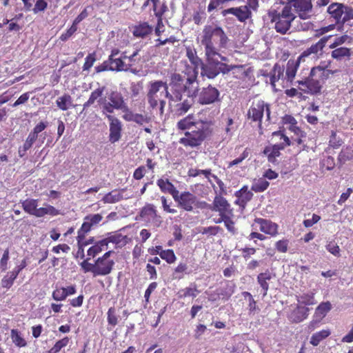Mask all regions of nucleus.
Segmentation results:
<instances>
[{
	"instance_id": "obj_1",
	"label": "nucleus",
	"mask_w": 353,
	"mask_h": 353,
	"mask_svg": "<svg viewBox=\"0 0 353 353\" xmlns=\"http://www.w3.org/2000/svg\"><path fill=\"white\" fill-rule=\"evenodd\" d=\"M211 121L198 120L194 125V129H190V131H185V137L181 138L179 143L185 146H190L191 148L200 146L211 135Z\"/></svg>"
},
{
	"instance_id": "obj_2",
	"label": "nucleus",
	"mask_w": 353,
	"mask_h": 353,
	"mask_svg": "<svg viewBox=\"0 0 353 353\" xmlns=\"http://www.w3.org/2000/svg\"><path fill=\"white\" fill-rule=\"evenodd\" d=\"M215 37L219 38L220 48L226 46L228 38L222 28L215 24L205 26L201 37V43L205 46V52L210 54L217 51L214 46Z\"/></svg>"
},
{
	"instance_id": "obj_3",
	"label": "nucleus",
	"mask_w": 353,
	"mask_h": 353,
	"mask_svg": "<svg viewBox=\"0 0 353 353\" xmlns=\"http://www.w3.org/2000/svg\"><path fill=\"white\" fill-rule=\"evenodd\" d=\"M169 85L172 92H187L189 98H196L198 81L196 76L186 77L179 73H172L170 76Z\"/></svg>"
},
{
	"instance_id": "obj_4",
	"label": "nucleus",
	"mask_w": 353,
	"mask_h": 353,
	"mask_svg": "<svg viewBox=\"0 0 353 353\" xmlns=\"http://www.w3.org/2000/svg\"><path fill=\"white\" fill-rule=\"evenodd\" d=\"M297 83L299 85L304 87H300L299 89L301 90L305 93L312 95L320 94L323 84V82H321V81L317 77L316 74L312 75V70L307 77L303 80L298 81Z\"/></svg>"
},
{
	"instance_id": "obj_5",
	"label": "nucleus",
	"mask_w": 353,
	"mask_h": 353,
	"mask_svg": "<svg viewBox=\"0 0 353 353\" xmlns=\"http://www.w3.org/2000/svg\"><path fill=\"white\" fill-rule=\"evenodd\" d=\"M206 56V63H203L201 68V74L205 76L208 79H214L219 75L218 64L219 61L214 58L217 51L212 52V53L205 52Z\"/></svg>"
},
{
	"instance_id": "obj_6",
	"label": "nucleus",
	"mask_w": 353,
	"mask_h": 353,
	"mask_svg": "<svg viewBox=\"0 0 353 353\" xmlns=\"http://www.w3.org/2000/svg\"><path fill=\"white\" fill-rule=\"evenodd\" d=\"M199 86L197 87V102L201 105H208L219 101V91L214 87L209 85L206 88H203L201 92Z\"/></svg>"
},
{
	"instance_id": "obj_7",
	"label": "nucleus",
	"mask_w": 353,
	"mask_h": 353,
	"mask_svg": "<svg viewBox=\"0 0 353 353\" xmlns=\"http://www.w3.org/2000/svg\"><path fill=\"white\" fill-rule=\"evenodd\" d=\"M272 23H275L274 28L276 31L281 34H285L290 30L292 23L294 20L290 19H283L279 15L276 10H270L268 13Z\"/></svg>"
},
{
	"instance_id": "obj_8",
	"label": "nucleus",
	"mask_w": 353,
	"mask_h": 353,
	"mask_svg": "<svg viewBox=\"0 0 353 353\" xmlns=\"http://www.w3.org/2000/svg\"><path fill=\"white\" fill-rule=\"evenodd\" d=\"M174 200L178 203V206L185 211H192L193 205L196 203V196L190 192H179L174 196Z\"/></svg>"
},
{
	"instance_id": "obj_9",
	"label": "nucleus",
	"mask_w": 353,
	"mask_h": 353,
	"mask_svg": "<svg viewBox=\"0 0 353 353\" xmlns=\"http://www.w3.org/2000/svg\"><path fill=\"white\" fill-rule=\"evenodd\" d=\"M106 117L110 121L109 141L114 143L119 141L121 137L122 123L118 118L110 114H106Z\"/></svg>"
},
{
	"instance_id": "obj_10",
	"label": "nucleus",
	"mask_w": 353,
	"mask_h": 353,
	"mask_svg": "<svg viewBox=\"0 0 353 353\" xmlns=\"http://www.w3.org/2000/svg\"><path fill=\"white\" fill-rule=\"evenodd\" d=\"M228 14L234 15L241 22H245L252 17V12L247 6H243L238 8H230L225 9L221 12V14L223 17L227 16Z\"/></svg>"
},
{
	"instance_id": "obj_11",
	"label": "nucleus",
	"mask_w": 353,
	"mask_h": 353,
	"mask_svg": "<svg viewBox=\"0 0 353 353\" xmlns=\"http://www.w3.org/2000/svg\"><path fill=\"white\" fill-rule=\"evenodd\" d=\"M309 312V307L297 305L296 307L288 314V318L292 323H299L307 318Z\"/></svg>"
},
{
	"instance_id": "obj_12",
	"label": "nucleus",
	"mask_w": 353,
	"mask_h": 353,
	"mask_svg": "<svg viewBox=\"0 0 353 353\" xmlns=\"http://www.w3.org/2000/svg\"><path fill=\"white\" fill-rule=\"evenodd\" d=\"M347 6L341 3H331L327 10V12L330 16L336 21V24H341L342 16L344 14V10L346 9Z\"/></svg>"
},
{
	"instance_id": "obj_13",
	"label": "nucleus",
	"mask_w": 353,
	"mask_h": 353,
	"mask_svg": "<svg viewBox=\"0 0 353 353\" xmlns=\"http://www.w3.org/2000/svg\"><path fill=\"white\" fill-rule=\"evenodd\" d=\"M236 284L232 281H225L224 285L216 290L215 293L223 300H228L234 294Z\"/></svg>"
},
{
	"instance_id": "obj_14",
	"label": "nucleus",
	"mask_w": 353,
	"mask_h": 353,
	"mask_svg": "<svg viewBox=\"0 0 353 353\" xmlns=\"http://www.w3.org/2000/svg\"><path fill=\"white\" fill-rule=\"evenodd\" d=\"M332 37V35L323 37L316 43L312 45L310 48L303 51L299 57V60L303 59L305 57H308L311 54H317L320 50H322L325 47L326 43Z\"/></svg>"
},
{
	"instance_id": "obj_15",
	"label": "nucleus",
	"mask_w": 353,
	"mask_h": 353,
	"mask_svg": "<svg viewBox=\"0 0 353 353\" xmlns=\"http://www.w3.org/2000/svg\"><path fill=\"white\" fill-rule=\"evenodd\" d=\"M265 103L263 101H259L254 106H252L248 111V117L254 121H259V127L261 125V120L263 116Z\"/></svg>"
},
{
	"instance_id": "obj_16",
	"label": "nucleus",
	"mask_w": 353,
	"mask_h": 353,
	"mask_svg": "<svg viewBox=\"0 0 353 353\" xmlns=\"http://www.w3.org/2000/svg\"><path fill=\"white\" fill-rule=\"evenodd\" d=\"M114 265L113 260H103V259L98 258L96 260L97 275L105 276L109 274Z\"/></svg>"
},
{
	"instance_id": "obj_17",
	"label": "nucleus",
	"mask_w": 353,
	"mask_h": 353,
	"mask_svg": "<svg viewBox=\"0 0 353 353\" xmlns=\"http://www.w3.org/2000/svg\"><path fill=\"white\" fill-rule=\"evenodd\" d=\"M109 102L116 110H127V104L122 94L118 91H111L108 95Z\"/></svg>"
},
{
	"instance_id": "obj_18",
	"label": "nucleus",
	"mask_w": 353,
	"mask_h": 353,
	"mask_svg": "<svg viewBox=\"0 0 353 353\" xmlns=\"http://www.w3.org/2000/svg\"><path fill=\"white\" fill-rule=\"evenodd\" d=\"M212 211L219 212V213H222V211H230V214H232L230 203L221 195H216L214 197L212 205Z\"/></svg>"
},
{
	"instance_id": "obj_19",
	"label": "nucleus",
	"mask_w": 353,
	"mask_h": 353,
	"mask_svg": "<svg viewBox=\"0 0 353 353\" xmlns=\"http://www.w3.org/2000/svg\"><path fill=\"white\" fill-rule=\"evenodd\" d=\"M153 27L150 26L148 22H140L138 25L134 26L133 28V35L135 37L145 38L152 34Z\"/></svg>"
},
{
	"instance_id": "obj_20",
	"label": "nucleus",
	"mask_w": 353,
	"mask_h": 353,
	"mask_svg": "<svg viewBox=\"0 0 353 353\" xmlns=\"http://www.w3.org/2000/svg\"><path fill=\"white\" fill-rule=\"evenodd\" d=\"M256 222L260 225V230L262 232L272 236H274L277 234L278 225L271 221L263 219H256Z\"/></svg>"
},
{
	"instance_id": "obj_21",
	"label": "nucleus",
	"mask_w": 353,
	"mask_h": 353,
	"mask_svg": "<svg viewBox=\"0 0 353 353\" xmlns=\"http://www.w3.org/2000/svg\"><path fill=\"white\" fill-rule=\"evenodd\" d=\"M157 183L161 192L170 194L173 199L179 193L174 185L168 179H159Z\"/></svg>"
},
{
	"instance_id": "obj_22",
	"label": "nucleus",
	"mask_w": 353,
	"mask_h": 353,
	"mask_svg": "<svg viewBox=\"0 0 353 353\" xmlns=\"http://www.w3.org/2000/svg\"><path fill=\"white\" fill-rule=\"evenodd\" d=\"M273 276H274L275 275L272 274L269 270H266L265 272H261L257 276V281L263 290V296H266L269 289L268 281L271 280Z\"/></svg>"
},
{
	"instance_id": "obj_23",
	"label": "nucleus",
	"mask_w": 353,
	"mask_h": 353,
	"mask_svg": "<svg viewBox=\"0 0 353 353\" xmlns=\"http://www.w3.org/2000/svg\"><path fill=\"white\" fill-rule=\"evenodd\" d=\"M23 210L34 216L37 214L38 209V200L34 199H28L25 201H20Z\"/></svg>"
},
{
	"instance_id": "obj_24",
	"label": "nucleus",
	"mask_w": 353,
	"mask_h": 353,
	"mask_svg": "<svg viewBox=\"0 0 353 353\" xmlns=\"http://www.w3.org/2000/svg\"><path fill=\"white\" fill-rule=\"evenodd\" d=\"M288 3H292L297 12H310L312 9L311 0H288Z\"/></svg>"
},
{
	"instance_id": "obj_25",
	"label": "nucleus",
	"mask_w": 353,
	"mask_h": 353,
	"mask_svg": "<svg viewBox=\"0 0 353 353\" xmlns=\"http://www.w3.org/2000/svg\"><path fill=\"white\" fill-rule=\"evenodd\" d=\"M327 65L325 66H315L312 68V75L315 74L317 75V77L324 83L325 81L330 77V75L333 74V71L330 70H326Z\"/></svg>"
},
{
	"instance_id": "obj_26",
	"label": "nucleus",
	"mask_w": 353,
	"mask_h": 353,
	"mask_svg": "<svg viewBox=\"0 0 353 353\" xmlns=\"http://www.w3.org/2000/svg\"><path fill=\"white\" fill-rule=\"evenodd\" d=\"M196 121L194 120L192 114H189L177 123V127L180 130L190 131V129H194Z\"/></svg>"
},
{
	"instance_id": "obj_27",
	"label": "nucleus",
	"mask_w": 353,
	"mask_h": 353,
	"mask_svg": "<svg viewBox=\"0 0 353 353\" xmlns=\"http://www.w3.org/2000/svg\"><path fill=\"white\" fill-rule=\"evenodd\" d=\"M105 90V87L102 86L92 91L88 100L83 105V110H85L88 108H89L95 102L96 100H99L100 98H103L102 96Z\"/></svg>"
},
{
	"instance_id": "obj_28",
	"label": "nucleus",
	"mask_w": 353,
	"mask_h": 353,
	"mask_svg": "<svg viewBox=\"0 0 353 353\" xmlns=\"http://www.w3.org/2000/svg\"><path fill=\"white\" fill-rule=\"evenodd\" d=\"M347 161H353V149L351 147L343 148L338 156V163L340 167Z\"/></svg>"
},
{
	"instance_id": "obj_29",
	"label": "nucleus",
	"mask_w": 353,
	"mask_h": 353,
	"mask_svg": "<svg viewBox=\"0 0 353 353\" xmlns=\"http://www.w3.org/2000/svg\"><path fill=\"white\" fill-rule=\"evenodd\" d=\"M332 307V304L330 301L323 302L316 308L314 315L323 320L326 314L331 310Z\"/></svg>"
},
{
	"instance_id": "obj_30",
	"label": "nucleus",
	"mask_w": 353,
	"mask_h": 353,
	"mask_svg": "<svg viewBox=\"0 0 353 353\" xmlns=\"http://www.w3.org/2000/svg\"><path fill=\"white\" fill-rule=\"evenodd\" d=\"M284 66L280 65L279 63H276L272 72H270V83L272 87H275L276 81H279L283 75Z\"/></svg>"
},
{
	"instance_id": "obj_31",
	"label": "nucleus",
	"mask_w": 353,
	"mask_h": 353,
	"mask_svg": "<svg viewBox=\"0 0 353 353\" xmlns=\"http://www.w3.org/2000/svg\"><path fill=\"white\" fill-rule=\"evenodd\" d=\"M56 103L57 107L61 110H67L70 107L72 106V97L68 94H64L57 99Z\"/></svg>"
},
{
	"instance_id": "obj_32",
	"label": "nucleus",
	"mask_w": 353,
	"mask_h": 353,
	"mask_svg": "<svg viewBox=\"0 0 353 353\" xmlns=\"http://www.w3.org/2000/svg\"><path fill=\"white\" fill-rule=\"evenodd\" d=\"M299 58L296 60L290 59L287 63V68H286V76L288 77V81H292L296 72L297 68L299 65Z\"/></svg>"
},
{
	"instance_id": "obj_33",
	"label": "nucleus",
	"mask_w": 353,
	"mask_h": 353,
	"mask_svg": "<svg viewBox=\"0 0 353 353\" xmlns=\"http://www.w3.org/2000/svg\"><path fill=\"white\" fill-rule=\"evenodd\" d=\"M107 236L108 237V240L110 243H114L117 245L119 247V244L123 242V245H125L128 243V238L127 236H123L121 233L119 232V231L114 232H108L107 234Z\"/></svg>"
},
{
	"instance_id": "obj_34",
	"label": "nucleus",
	"mask_w": 353,
	"mask_h": 353,
	"mask_svg": "<svg viewBox=\"0 0 353 353\" xmlns=\"http://www.w3.org/2000/svg\"><path fill=\"white\" fill-rule=\"evenodd\" d=\"M330 335V331L329 330H323L320 332H317L312 334L310 343L314 346H317L321 341L326 339Z\"/></svg>"
},
{
	"instance_id": "obj_35",
	"label": "nucleus",
	"mask_w": 353,
	"mask_h": 353,
	"mask_svg": "<svg viewBox=\"0 0 353 353\" xmlns=\"http://www.w3.org/2000/svg\"><path fill=\"white\" fill-rule=\"evenodd\" d=\"M44 205L46 207L40 208L38 209L36 217H43L46 214H49L51 216H57L59 214V210L56 209L52 205L46 203H45Z\"/></svg>"
},
{
	"instance_id": "obj_36",
	"label": "nucleus",
	"mask_w": 353,
	"mask_h": 353,
	"mask_svg": "<svg viewBox=\"0 0 353 353\" xmlns=\"http://www.w3.org/2000/svg\"><path fill=\"white\" fill-rule=\"evenodd\" d=\"M194 99L191 100L185 99L183 102L177 103L175 106V112L178 115H182L186 113L194 103Z\"/></svg>"
},
{
	"instance_id": "obj_37",
	"label": "nucleus",
	"mask_w": 353,
	"mask_h": 353,
	"mask_svg": "<svg viewBox=\"0 0 353 353\" xmlns=\"http://www.w3.org/2000/svg\"><path fill=\"white\" fill-rule=\"evenodd\" d=\"M269 185L270 183L268 181L263 178H260L254 181L251 190L255 192H263L268 189Z\"/></svg>"
},
{
	"instance_id": "obj_38",
	"label": "nucleus",
	"mask_w": 353,
	"mask_h": 353,
	"mask_svg": "<svg viewBox=\"0 0 353 353\" xmlns=\"http://www.w3.org/2000/svg\"><path fill=\"white\" fill-rule=\"evenodd\" d=\"M297 301L299 305L305 307L306 305H314L316 303L313 293L303 294L302 295L297 296Z\"/></svg>"
},
{
	"instance_id": "obj_39",
	"label": "nucleus",
	"mask_w": 353,
	"mask_h": 353,
	"mask_svg": "<svg viewBox=\"0 0 353 353\" xmlns=\"http://www.w3.org/2000/svg\"><path fill=\"white\" fill-rule=\"evenodd\" d=\"M122 199L123 196L121 193L118 192L117 190H113L106 194L102 201L106 203H114L119 201Z\"/></svg>"
},
{
	"instance_id": "obj_40",
	"label": "nucleus",
	"mask_w": 353,
	"mask_h": 353,
	"mask_svg": "<svg viewBox=\"0 0 353 353\" xmlns=\"http://www.w3.org/2000/svg\"><path fill=\"white\" fill-rule=\"evenodd\" d=\"M186 54L188 58L189 59L190 63L194 65L196 68H201L203 62L201 59H200L197 55L195 51H193L190 48L187 49Z\"/></svg>"
},
{
	"instance_id": "obj_41",
	"label": "nucleus",
	"mask_w": 353,
	"mask_h": 353,
	"mask_svg": "<svg viewBox=\"0 0 353 353\" xmlns=\"http://www.w3.org/2000/svg\"><path fill=\"white\" fill-rule=\"evenodd\" d=\"M11 339L12 342L18 347H24L26 345L25 339L21 336L19 331L13 329L11 330Z\"/></svg>"
},
{
	"instance_id": "obj_42",
	"label": "nucleus",
	"mask_w": 353,
	"mask_h": 353,
	"mask_svg": "<svg viewBox=\"0 0 353 353\" xmlns=\"http://www.w3.org/2000/svg\"><path fill=\"white\" fill-rule=\"evenodd\" d=\"M343 17L342 18L340 26L339 27V30H340L344 24L348 26V23H352L353 21V8L352 7L347 6L346 9L344 10Z\"/></svg>"
},
{
	"instance_id": "obj_43",
	"label": "nucleus",
	"mask_w": 353,
	"mask_h": 353,
	"mask_svg": "<svg viewBox=\"0 0 353 353\" xmlns=\"http://www.w3.org/2000/svg\"><path fill=\"white\" fill-rule=\"evenodd\" d=\"M98 104L101 106L102 112L103 114L107 113L112 114L114 110H116L111 103L107 101L106 98H100L97 100Z\"/></svg>"
},
{
	"instance_id": "obj_44",
	"label": "nucleus",
	"mask_w": 353,
	"mask_h": 353,
	"mask_svg": "<svg viewBox=\"0 0 353 353\" xmlns=\"http://www.w3.org/2000/svg\"><path fill=\"white\" fill-rule=\"evenodd\" d=\"M350 56V49L347 48H339L332 52V57L336 59H341L344 57Z\"/></svg>"
},
{
	"instance_id": "obj_45",
	"label": "nucleus",
	"mask_w": 353,
	"mask_h": 353,
	"mask_svg": "<svg viewBox=\"0 0 353 353\" xmlns=\"http://www.w3.org/2000/svg\"><path fill=\"white\" fill-rule=\"evenodd\" d=\"M218 64L219 69V74L222 73L223 74H225L229 73L231 70L236 68H242L243 65H228L221 61H219Z\"/></svg>"
},
{
	"instance_id": "obj_46",
	"label": "nucleus",
	"mask_w": 353,
	"mask_h": 353,
	"mask_svg": "<svg viewBox=\"0 0 353 353\" xmlns=\"http://www.w3.org/2000/svg\"><path fill=\"white\" fill-rule=\"evenodd\" d=\"M160 257L170 264L174 263L176 260V256L171 249L161 251Z\"/></svg>"
},
{
	"instance_id": "obj_47",
	"label": "nucleus",
	"mask_w": 353,
	"mask_h": 353,
	"mask_svg": "<svg viewBox=\"0 0 353 353\" xmlns=\"http://www.w3.org/2000/svg\"><path fill=\"white\" fill-rule=\"evenodd\" d=\"M166 87V83L162 81H157L150 83V87L147 95L155 96L161 88Z\"/></svg>"
},
{
	"instance_id": "obj_48",
	"label": "nucleus",
	"mask_w": 353,
	"mask_h": 353,
	"mask_svg": "<svg viewBox=\"0 0 353 353\" xmlns=\"http://www.w3.org/2000/svg\"><path fill=\"white\" fill-rule=\"evenodd\" d=\"M107 320L109 325L115 326L118 323V315L117 314V310L114 307L109 308L107 313Z\"/></svg>"
},
{
	"instance_id": "obj_49",
	"label": "nucleus",
	"mask_w": 353,
	"mask_h": 353,
	"mask_svg": "<svg viewBox=\"0 0 353 353\" xmlns=\"http://www.w3.org/2000/svg\"><path fill=\"white\" fill-rule=\"evenodd\" d=\"M108 61H110V64L112 65L113 71L127 70V69L123 68L124 62L122 60V57H113L112 60H110V58H108Z\"/></svg>"
},
{
	"instance_id": "obj_50",
	"label": "nucleus",
	"mask_w": 353,
	"mask_h": 353,
	"mask_svg": "<svg viewBox=\"0 0 353 353\" xmlns=\"http://www.w3.org/2000/svg\"><path fill=\"white\" fill-rule=\"evenodd\" d=\"M70 339L68 336L59 340L50 349V353H58L63 347H65L69 343Z\"/></svg>"
},
{
	"instance_id": "obj_51",
	"label": "nucleus",
	"mask_w": 353,
	"mask_h": 353,
	"mask_svg": "<svg viewBox=\"0 0 353 353\" xmlns=\"http://www.w3.org/2000/svg\"><path fill=\"white\" fill-rule=\"evenodd\" d=\"M292 3H287L283 8L281 12H279L281 18L290 19V20H294L296 16L292 13Z\"/></svg>"
},
{
	"instance_id": "obj_52",
	"label": "nucleus",
	"mask_w": 353,
	"mask_h": 353,
	"mask_svg": "<svg viewBox=\"0 0 353 353\" xmlns=\"http://www.w3.org/2000/svg\"><path fill=\"white\" fill-rule=\"evenodd\" d=\"M92 228L88 221L84 220L81 228L78 230L77 239H85V235L91 230Z\"/></svg>"
},
{
	"instance_id": "obj_53",
	"label": "nucleus",
	"mask_w": 353,
	"mask_h": 353,
	"mask_svg": "<svg viewBox=\"0 0 353 353\" xmlns=\"http://www.w3.org/2000/svg\"><path fill=\"white\" fill-rule=\"evenodd\" d=\"M89 260H90V259L88 258L80 263V265H81L82 270L85 273L90 272L93 273L94 276H97V273H96L97 272L96 262L94 264L90 263L88 262Z\"/></svg>"
},
{
	"instance_id": "obj_54",
	"label": "nucleus",
	"mask_w": 353,
	"mask_h": 353,
	"mask_svg": "<svg viewBox=\"0 0 353 353\" xmlns=\"http://www.w3.org/2000/svg\"><path fill=\"white\" fill-rule=\"evenodd\" d=\"M326 250L335 256H340V248L334 241H330L325 245Z\"/></svg>"
},
{
	"instance_id": "obj_55",
	"label": "nucleus",
	"mask_w": 353,
	"mask_h": 353,
	"mask_svg": "<svg viewBox=\"0 0 353 353\" xmlns=\"http://www.w3.org/2000/svg\"><path fill=\"white\" fill-rule=\"evenodd\" d=\"M103 217L99 214H88L84 220H87L92 227L96 226L101 220Z\"/></svg>"
},
{
	"instance_id": "obj_56",
	"label": "nucleus",
	"mask_w": 353,
	"mask_h": 353,
	"mask_svg": "<svg viewBox=\"0 0 353 353\" xmlns=\"http://www.w3.org/2000/svg\"><path fill=\"white\" fill-rule=\"evenodd\" d=\"M48 7V2L46 0H37L34 7L31 10H32L34 14H37L39 12H43Z\"/></svg>"
},
{
	"instance_id": "obj_57",
	"label": "nucleus",
	"mask_w": 353,
	"mask_h": 353,
	"mask_svg": "<svg viewBox=\"0 0 353 353\" xmlns=\"http://www.w3.org/2000/svg\"><path fill=\"white\" fill-rule=\"evenodd\" d=\"M188 269V266L185 263H179L178 266L174 269L173 273V277L175 279H181L183 277L182 275H178L179 274H183Z\"/></svg>"
},
{
	"instance_id": "obj_58",
	"label": "nucleus",
	"mask_w": 353,
	"mask_h": 353,
	"mask_svg": "<svg viewBox=\"0 0 353 353\" xmlns=\"http://www.w3.org/2000/svg\"><path fill=\"white\" fill-rule=\"evenodd\" d=\"M140 214L141 216H145L148 215H157V210H155L153 205H148L147 206L142 208Z\"/></svg>"
},
{
	"instance_id": "obj_59",
	"label": "nucleus",
	"mask_w": 353,
	"mask_h": 353,
	"mask_svg": "<svg viewBox=\"0 0 353 353\" xmlns=\"http://www.w3.org/2000/svg\"><path fill=\"white\" fill-rule=\"evenodd\" d=\"M183 294L180 296V297H187L192 296L193 298L196 296V294L199 292L196 288V285H194V288H186L181 290Z\"/></svg>"
},
{
	"instance_id": "obj_60",
	"label": "nucleus",
	"mask_w": 353,
	"mask_h": 353,
	"mask_svg": "<svg viewBox=\"0 0 353 353\" xmlns=\"http://www.w3.org/2000/svg\"><path fill=\"white\" fill-rule=\"evenodd\" d=\"M9 260V249L7 248L1 259L0 268L2 271H5L8 269V261Z\"/></svg>"
},
{
	"instance_id": "obj_61",
	"label": "nucleus",
	"mask_w": 353,
	"mask_h": 353,
	"mask_svg": "<svg viewBox=\"0 0 353 353\" xmlns=\"http://www.w3.org/2000/svg\"><path fill=\"white\" fill-rule=\"evenodd\" d=\"M67 297V294L65 293V290L62 288L55 290L52 293V298L56 301H63Z\"/></svg>"
},
{
	"instance_id": "obj_62",
	"label": "nucleus",
	"mask_w": 353,
	"mask_h": 353,
	"mask_svg": "<svg viewBox=\"0 0 353 353\" xmlns=\"http://www.w3.org/2000/svg\"><path fill=\"white\" fill-rule=\"evenodd\" d=\"M106 70L113 71L112 65L110 64V61H108V59L103 61L101 65L95 67V71L97 73Z\"/></svg>"
},
{
	"instance_id": "obj_63",
	"label": "nucleus",
	"mask_w": 353,
	"mask_h": 353,
	"mask_svg": "<svg viewBox=\"0 0 353 353\" xmlns=\"http://www.w3.org/2000/svg\"><path fill=\"white\" fill-rule=\"evenodd\" d=\"M95 60V54H89L85 58V61L83 66V70H89L93 65Z\"/></svg>"
},
{
	"instance_id": "obj_64",
	"label": "nucleus",
	"mask_w": 353,
	"mask_h": 353,
	"mask_svg": "<svg viewBox=\"0 0 353 353\" xmlns=\"http://www.w3.org/2000/svg\"><path fill=\"white\" fill-rule=\"evenodd\" d=\"M342 140L336 138V133L332 131L330 138V145L333 148H339L342 145Z\"/></svg>"
}]
</instances>
